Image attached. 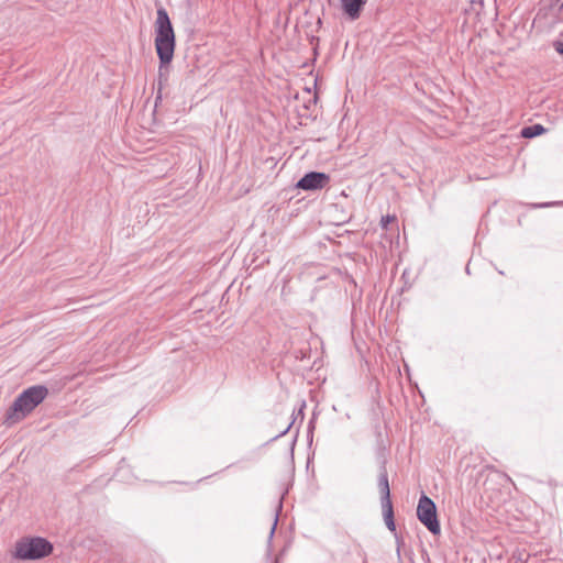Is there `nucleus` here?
Masks as SVG:
<instances>
[{"label":"nucleus","instance_id":"1","mask_svg":"<svg viewBox=\"0 0 563 563\" xmlns=\"http://www.w3.org/2000/svg\"><path fill=\"white\" fill-rule=\"evenodd\" d=\"M155 49L159 58L161 68L168 65L174 57L176 46L175 32L167 11L161 7L154 23Z\"/></svg>","mask_w":563,"mask_h":563},{"label":"nucleus","instance_id":"2","mask_svg":"<svg viewBox=\"0 0 563 563\" xmlns=\"http://www.w3.org/2000/svg\"><path fill=\"white\" fill-rule=\"evenodd\" d=\"M48 395L43 385H35L23 390L5 412L4 423L11 426L30 415Z\"/></svg>","mask_w":563,"mask_h":563},{"label":"nucleus","instance_id":"3","mask_svg":"<svg viewBox=\"0 0 563 563\" xmlns=\"http://www.w3.org/2000/svg\"><path fill=\"white\" fill-rule=\"evenodd\" d=\"M52 551V543L44 538H24L16 542L14 555L20 560H38L49 555Z\"/></svg>","mask_w":563,"mask_h":563},{"label":"nucleus","instance_id":"4","mask_svg":"<svg viewBox=\"0 0 563 563\" xmlns=\"http://www.w3.org/2000/svg\"><path fill=\"white\" fill-rule=\"evenodd\" d=\"M417 517L420 522L432 533H440V523L437 516V507L431 498L422 495L417 507Z\"/></svg>","mask_w":563,"mask_h":563},{"label":"nucleus","instance_id":"5","mask_svg":"<svg viewBox=\"0 0 563 563\" xmlns=\"http://www.w3.org/2000/svg\"><path fill=\"white\" fill-rule=\"evenodd\" d=\"M329 180V175L324 173L309 172L298 180L296 187L302 190H318L324 188Z\"/></svg>","mask_w":563,"mask_h":563},{"label":"nucleus","instance_id":"6","mask_svg":"<svg viewBox=\"0 0 563 563\" xmlns=\"http://www.w3.org/2000/svg\"><path fill=\"white\" fill-rule=\"evenodd\" d=\"M367 0H341L343 12L351 21H355L361 16V13Z\"/></svg>","mask_w":563,"mask_h":563},{"label":"nucleus","instance_id":"7","mask_svg":"<svg viewBox=\"0 0 563 563\" xmlns=\"http://www.w3.org/2000/svg\"><path fill=\"white\" fill-rule=\"evenodd\" d=\"M378 489L380 493V503L384 504H390V488L388 483V476L386 470L383 467L379 475H378Z\"/></svg>","mask_w":563,"mask_h":563},{"label":"nucleus","instance_id":"8","mask_svg":"<svg viewBox=\"0 0 563 563\" xmlns=\"http://www.w3.org/2000/svg\"><path fill=\"white\" fill-rule=\"evenodd\" d=\"M544 132H545V129L543 125L532 124V125L522 128L520 134L525 139H532V137L541 135Z\"/></svg>","mask_w":563,"mask_h":563},{"label":"nucleus","instance_id":"9","mask_svg":"<svg viewBox=\"0 0 563 563\" xmlns=\"http://www.w3.org/2000/svg\"><path fill=\"white\" fill-rule=\"evenodd\" d=\"M382 509H383L384 520H385L387 528L390 531H395L396 527H395V521H394L393 504L391 503L387 504V505L384 504V505H382Z\"/></svg>","mask_w":563,"mask_h":563},{"label":"nucleus","instance_id":"10","mask_svg":"<svg viewBox=\"0 0 563 563\" xmlns=\"http://www.w3.org/2000/svg\"><path fill=\"white\" fill-rule=\"evenodd\" d=\"M553 47L560 55H563V41H554Z\"/></svg>","mask_w":563,"mask_h":563},{"label":"nucleus","instance_id":"11","mask_svg":"<svg viewBox=\"0 0 563 563\" xmlns=\"http://www.w3.org/2000/svg\"><path fill=\"white\" fill-rule=\"evenodd\" d=\"M394 219H395L394 217H389V216H387V217H383V218H382V221H380V222H382V227L386 229V228H387V225H388V223H389L390 221H393Z\"/></svg>","mask_w":563,"mask_h":563},{"label":"nucleus","instance_id":"12","mask_svg":"<svg viewBox=\"0 0 563 563\" xmlns=\"http://www.w3.org/2000/svg\"><path fill=\"white\" fill-rule=\"evenodd\" d=\"M277 520H278V516L276 515L274 523H273V527H272L271 532H269V538H273V536H274V532H275V529H276V526H277Z\"/></svg>","mask_w":563,"mask_h":563},{"label":"nucleus","instance_id":"13","mask_svg":"<svg viewBox=\"0 0 563 563\" xmlns=\"http://www.w3.org/2000/svg\"><path fill=\"white\" fill-rule=\"evenodd\" d=\"M289 428H290V426H288V427L286 428V430H283V432L280 433V435L285 434V433L288 431V429H289Z\"/></svg>","mask_w":563,"mask_h":563},{"label":"nucleus","instance_id":"14","mask_svg":"<svg viewBox=\"0 0 563 563\" xmlns=\"http://www.w3.org/2000/svg\"><path fill=\"white\" fill-rule=\"evenodd\" d=\"M275 563H278V561L276 560Z\"/></svg>","mask_w":563,"mask_h":563}]
</instances>
